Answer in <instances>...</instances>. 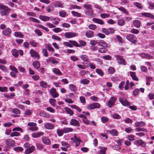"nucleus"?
I'll use <instances>...</instances> for the list:
<instances>
[{
    "mask_svg": "<svg viewBox=\"0 0 154 154\" xmlns=\"http://www.w3.org/2000/svg\"><path fill=\"white\" fill-rule=\"evenodd\" d=\"M12 55L15 57H17L18 56V51L16 49H14L12 51Z\"/></svg>",
    "mask_w": 154,
    "mask_h": 154,
    "instance_id": "42",
    "label": "nucleus"
},
{
    "mask_svg": "<svg viewBox=\"0 0 154 154\" xmlns=\"http://www.w3.org/2000/svg\"><path fill=\"white\" fill-rule=\"evenodd\" d=\"M36 146L37 147V149L40 150H42L43 148L42 144L39 143H36Z\"/></svg>",
    "mask_w": 154,
    "mask_h": 154,
    "instance_id": "56",
    "label": "nucleus"
},
{
    "mask_svg": "<svg viewBox=\"0 0 154 154\" xmlns=\"http://www.w3.org/2000/svg\"><path fill=\"white\" fill-rule=\"evenodd\" d=\"M92 21L95 23L101 25H103L104 23V22L102 20L96 18H94L93 19Z\"/></svg>",
    "mask_w": 154,
    "mask_h": 154,
    "instance_id": "20",
    "label": "nucleus"
},
{
    "mask_svg": "<svg viewBox=\"0 0 154 154\" xmlns=\"http://www.w3.org/2000/svg\"><path fill=\"white\" fill-rule=\"evenodd\" d=\"M44 132H37L32 133V137L34 138H38L43 135Z\"/></svg>",
    "mask_w": 154,
    "mask_h": 154,
    "instance_id": "16",
    "label": "nucleus"
},
{
    "mask_svg": "<svg viewBox=\"0 0 154 154\" xmlns=\"http://www.w3.org/2000/svg\"><path fill=\"white\" fill-rule=\"evenodd\" d=\"M71 13L72 14V15L75 17H80L81 16V14L77 12H75L74 11H71Z\"/></svg>",
    "mask_w": 154,
    "mask_h": 154,
    "instance_id": "48",
    "label": "nucleus"
},
{
    "mask_svg": "<svg viewBox=\"0 0 154 154\" xmlns=\"http://www.w3.org/2000/svg\"><path fill=\"white\" fill-rule=\"evenodd\" d=\"M0 10H1L0 12L2 15L6 16L8 14L9 8L7 6L0 4Z\"/></svg>",
    "mask_w": 154,
    "mask_h": 154,
    "instance_id": "1",
    "label": "nucleus"
},
{
    "mask_svg": "<svg viewBox=\"0 0 154 154\" xmlns=\"http://www.w3.org/2000/svg\"><path fill=\"white\" fill-rule=\"evenodd\" d=\"M15 94L14 93L12 92L10 94H5L4 95V96L8 99H11L13 97L15 96Z\"/></svg>",
    "mask_w": 154,
    "mask_h": 154,
    "instance_id": "24",
    "label": "nucleus"
},
{
    "mask_svg": "<svg viewBox=\"0 0 154 154\" xmlns=\"http://www.w3.org/2000/svg\"><path fill=\"white\" fill-rule=\"evenodd\" d=\"M134 5L140 9H142L143 8V6L140 3L136 2L134 3Z\"/></svg>",
    "mask_w": 154,
    "mask_h": 154,
    "instance_id": "51",
    "label": "nucleus"
},
{
    "mask_svg": "<svg viewBox=\"0 0 154 154\" xmlns=\"http://www.w3.org/2000/svg\"><path fill=\"white\" fill-rule=\"evenodd\" d=\"M57 134L59 136H62L64 132L65 133H67V131H66L65 130L62 131L60 130H57Z\"/></svg>",
    "mask_w": 154,
    "mask_h": 154,
    "instance_id": "53",
    "label": "nucleus"
},
{
    "mask_svg": "<svg viewBox=\"0 0 154 154\" xmlns=\"http://www.w3.org/2000/svg\"><path fill=\"white\" fill-rule=\"evenodd\" d=\"M32 111L31 109H27L25 111L24 114L26 116H29L32 114Z\"/></svg>",
    "mask_w": 154,
    "mask_h": 154,
    "instance_id": "50",
    "label": "nucleus"
},
{
    "mask_svg": "<svg viewBox=\"0 0 154 154\" xmlns=\"http://www.w3.org/2000/svg\"><path fill=\"white\" fill-rule=\"evenodd\" d=\"M97 44L101 46H104V47L107 46V44L106 42L103 40L99 41V42H97Z\"/></svg>",
    "mask_w": 154,
    "mask_h": 154,
    "instance_id": "33",
    "label": "nucleus"
},
{
    "mask_svg": "<svg viewBox=\"0 0 154 154\" xmlns=\"http://www.w3.org/2000/svg\"><path fill=\"white\" fill-rule=\"evenodd\" d=\"M119 100L121 104L124 106H127L130 105V103L129 102L125 99L121 97L119 98Z\"/></svg>",
    "mask_w": 154,
    "mask_h": 154,
    "instance_id": "10",
    "label": "nucleus"
},
{
    "mask_svg": "<svg viewBox=\"0 0 154 154\" xmlns=\"http://www.w3.org/2000/svg\"><path fill=\"white\" fill-rule=\"evenodd\" d=\"M83 7L85 8L91 10L92 8V5L90 4L87 5L84 4L83 5Z\"/></svg>",
    "mask_w": 154,
    "mask_h": 154,
    "instance_id": "62",
    "label": "nucleus"
},
{
    "mask_svg": "<svg viewBox=\"0 0 154 154\" xmlns=\"http://www.w3.org/2000/svg\"><path fill=\"white\" fill-rule=\"evenodd\" d=\"M42 53L43 55L45 57H48V51L46 49L44 48L42 49Z\"/></svg>",
    "mask_w": 154,
    "mask_h": 154,
    "instance_id": "57",
    "label": "nucleus"
},
{
    "mask_svg": "<svg viewBox=\"0 0 154 154\" xmlns=\"http://www.w3.org/2000/svg\"><path fill=\"white\" fill-rule=\"evenodd\" d=\"M42 142L46 145H50L51 143L50 140L47 137H43L42 138Z\"/></svg>",
    "mask_w": 154,
    "mask_h": 154,
    "instance_id": "13",
    "label": "nucleus"
},
{
    "mask_svg": "<svg viewBox=\"0 0 154 154\" xmlns=\"http://www.w3.org/2000/svg\"><path fill=\"white\" fill-rule=\"evenodd\" d=\"M50 92L51 94L54 98H57L59 96L58 94L56 91V89L54 88H52L50 90Z\"/></svg>",
    "mask_w": 154,
    "mask_h": 154,
    "instance_id": "9",
    "label": "nucleus"
},
{
    "mask_svg": "<svg viewBox=\"0 0 154 154\" xmlns=\"http://www.w3.org/2000/svg\"><path fill=\"white\" fill-rule=\"evenodd\" d=\"M12 32L11 30L9 28H7L4 29L2 31V33L4 35L9 37Z\"/></svg>",
    "mask_w": 154,
    "mask_h": 154,
    "instance_id": "11",
    "label": "nucleus"
},
{
    "mask_svg": "<svg viewBox=\"0 0 154 154\" xmlns=\"http://www.w3.org/2000/svg\"><path fill=\"white\" fill-rule=\"evenodd\" d=\"M29 52L32 57L37 60L40 59V57L38 54L33 49L30 50Z\"/></svg>",
    "mask_w": 154,
    "mask_h": 154,
    "instance_id": "5",
    "label": "nucleus"
},
{
    "mask_svg": "<svg viewBox=\"0 0 154 154\" xmlns=\"http://www.w3.org/2000/svg\"><path fill=\"white\" fill-rule=\"evenodd\" d=\"M32 64L33 66L36 69H38L40 67V64L39 62L37 61H34Z\"/></svg>",
    "mask_w": 154,
    "mask_h": 154,
    "instance_id": "23",
    "label": "nucleus"
},
{
    "mask_svg": "<svg viewBox=\"0 0 154 154\" xmlns=\"http://www.w3.org/2000/svg\"><path fill=\"white\" fill-rule=\"evenodd\" d=\"M101 106L97 103H94L92 104H88L87 106V108L89 110H91L96 108H99Z\"/></svg>",
    "mask_w": 154,
    "mask_h": 154,
    "instance_id": "3",
    "label": "nucleus"
},
{
    "mask_svg": "<svg viewBox=\"0 0 154 154\" xmlns=\"http://www.w3.org/2000/svg\"><path fill=\"white\" fill-rule=\"evenodd\" d=\"M5 143L8 147H14L15 145V141L12 139H8L5 140Z\"/></svg>",
    "mask_w": 154,
    "mask_h": 154,
    "instance_id": "6",
    "label": "nucleus"
},
{
    "mask_svg": "<svg viewBox=\"0 0 154 154\" xmlns=\"http://www.w3.org/2000/svg\"><path fill=\"white\" fill-rule=\"evenodd\" d=\"M26 15L29 16H31L32 17H35L36 16V14L35 13L30 12H28L26 13Z\"/></svg>",
    "mask_w": 154,
    "mask_h": 154,
    "instance_id": "63",
    "label": "nucleus"
},
{
    "mask_svg": "<svg viewBox=\"0 0 154 154\" xmlns=\"http://www.w3.org/2000/svg\"><path fill=\"white\" fill-rule=\"evenodd\" d=\"M118 9L123 12L125 14H128V12L126 9L123 7H120L118 8Z\"/></svg>",
    "mask_w": 154,
    "mask_h": 154,
    "instance_id": "49",
    "label": "nucleus"
},
{
    "mask_svg": "<svg viewBox=\"0 0 154 154\" xmlns=\"http://www.w3.org/2000/svg\"><path fill=\"white\" fill-rule=\"evenodd\" d=\"M78 35L77 34L73 32H68V38L76 37Z\"/></svg>",
    "mask_w": 154,
    "mask_h": 154,
    "instance_id": "30",
    "label": "nucleus"
},
{
    "mask_svg": "<svg viewBox=\"0 0 154 154\" xmlns=\"http://www.w3.org/2000/svg\"><path fill=\"white\" fill-rule=\"evenodd\" d=\"M96 72L98 75L101 76H103L104 74L103 72L101 69H96Z\"/></svg>",
    "mask_w": 154,
    "mask_h": 154,
    "instance_id": "40",
    "label": "nucleus"
},
{
    "mask_svg": "<svg viewBox=\"0 0 154 154\" xmlns=\"http://www.w3.org/2000/svg\"><path fill=\"white\" fill-rule=\"evenodd\" d=\"M52 71L54 74H56L57 75H61L62 74V73L58 69L56 68H53L52 69Z\"/></svg>",
    "mask_w": 154,
    "mask_h": 154,
    "instance_id": "21",
    "label": "nucleus"
},
{
    "mask_svg": "<svg viewBox=\"0 0 154 154\" xmlns=\"http://www.w3.org/2000/svg\"><path fill=\"white\" fill-rule=\"evenodd\" d=\"M141 15L143 16L144 17H148L154 19V15L152 14L149 13L144 12L142 13Z\"/></svg>",
    "mask_w": 154,
    "mask_h": 154,
    "instance_id": "15",
    "label": "nucleus"
},
{
    "mask_svg": "<svg viewBox=\"0 0 154 154\" xmlns=\"http://www.w3.org/2000/svg\"><path fill=\"white\" fill-rule=\"evenodd\" d=\"M88 28L90 29L94 30L97 28V26L94 24H91L88 26Z\"/></svg>",
    "mask_w": 154,
    "mask_h": 154,
    "instance_id": "64",
    "label": "nucleus"
},
{
    "mask_svg": "<svg viewBox=\"0 0 154 154\" xmlns=\"http://www.w3.org/2000/svg\"><path fill=\"white\" fill-rule=\"evenodd\" d=\"M44 127L45 128L48 130H51L54 128V126L52 123H46L44 124Z\"/></svg>",
    "mask_w": 154,
    "mask_h": 154,
    "instance_id": "14",
    "label": "nucleus"
},
{
    "mask_svg": "<svg viewBox=\"0 0 154 154\" xmlns=\"http://www.w3.org/2000/svg\"><path fill=\"white\" fill-rule=\"evenodd\" d=\"M40 86L44 88H46L48 86L47 83L44 81H41L40 82Z\"/></svg>",
    "mask_w": 154,
    "mask_h": 154,
    "instance_id": "38",
    "label": "nucleus"
},
{
    "mask_svg": "<svg viewBox=\"0 0 154 154\" xmlns=\"http://www.w3.org/2000/svg\"><path fill=\"white\" fill-rule=\"evenodd\" d=\"M39 115L42 117H45L46 118H49V115L44 112H41L39 113Z\"/></svg>",
    "mask_w": 154,
    "mask_h": 154,
    "instance_id": "22",
    "label": "nucleus"
},
{
    "mask_svg": "<svg viewBox=\"0 0 154 154\" xmlns=\"http://www.w3.org/2000/svg\"><path fill=\"white\" fill-rule=\"evenodd\" d=\"M116 57L119 64L123 65H125V60L122 57L119 55H117L116 56Z\"/></svg>",
    "mask_w": 154,
    "mask_h": 154,
    "instance_id": "7",
    "label": "nucleus"
},
{
    "mask_svg": "<svg viewBox=\"0 0 154 154\" xmlns=\"http://www.w3.org/2000/svg\"><path fill=\"white\" fill-rule=\"evenodd\" d=\"M135 124V126L137 127H141L145 125V123L143 121L136 122Z\"/></svg>",
    "mask_w": 154,
    "mask_h": 154,
    "instance_id": "29",
    "label": "nucleus"
},
{
    "mask_svg": "<svg viewBox=\"0 0 154 154\" xmlns=\"http://www.w3.org/2000/svg\"><path fill=\"white\" fill-rule=\"evenodd\" d=\"M71 139L73 140L75 143V146H78L79 145L81 140L80 139L76 137L74 135V136L73 138H71Z\"/></svg>",
    "mask_w": 154,
    "mask_h": 154,
    "instance_id": "17",
    "label": "nucleus"
},
{
    "mask_svg": "<svg viewBox=\"0 0 154 154\" xmlns=\"http://www.w3.org/2000/svg\"><path fill=\"white\" fill-rule=\"evenodd\" d=\"M14 36L16 37H19L20 38H23V34L20 32H16L14 33Z\"/></svg>",
    "mask_w": 154,
    "mask_h": 154,
    "instance_id": "35",
    "label": "nucleus"
},
{
    "mask_svg": "<svg viewBox=\"0 0 154 154\" xmlns=\"http://www.w3.org/2000/svg\"><path fill=\"white\" fill-rule=\"evenodd\" d=\"M110 15V14H109L104 13L101 14L100 16L102 18L105 19L109 17Z\"/></svg>",
    "mask_w": 154,
    "mask_h": 154,
    "instance_id": "47",
    "label": "nucleus"
},
{
    "mask_svg": "<svg viewBox=\"0 0 154 154\" xmlns=\"http://www.w3.org/2000/svg\"><path fill=\"white\" fill-rule=\"evenodd\" d=\"M70 124L76 127H79L80 126L79 122L75 119H71Z\"/></svg>",
    "mask_w": 154,
    "mask_h": 154,
    "instance_id": "18",
    "label": "nucleus"
},
{
    "mask_svg": "<svg viewBox=\"0 0 154 154\" xmlns=\"http://www.w3.org/2000/svg\"><path fill=\"white\" fill-rule=\"evenodd\" d=\"M54 6L55 7H58L60 8L63 7V4L60 1H57L54 2Z\"/></svg>",
    "mask_w": 154,
    "mask_h": 154,
    "instance_id": "26",
    "label": "nucleus"
},
{
    "mask_svg": "<svg viewBox=\"0 0 154 154\" xmlns=\"http://www.w3.org/2000/svg\"><path fill=\"white\" fill-rule=\"evenodd\" d=\"M130 74L131 76V77L133 80L136 81H138L139 79L136 77L135 72H130Z\"/></svg>",
    "mask_w": 154,
    "mask_h": 154,
    "instance_id": "25",
    "label": "nucleus"
},
{
    "mask_svg": "<svg viewBox=\"0 0 154 154\" xmlns=\"http://www.w3.org/2000/svg\"><path fill=\"white\" fill-rule=\"evenodd\" d=\"M126 38L128 40L132 43H134L136 42V38L133 34H129L127 35Z\"/></svg>",
    "mask_w": 154,
    "mask_h": 154,
    "instance_id": "8",
    "label": "nucleus"
},
{
    "mask_svg": "<svg viewBox=\"0 0 154 154\" xmlns=\"http://www.w3.org/2000/svg\"><path fill=\"white\" fill-rule=\"evenodd\" d=\"M14 150L17 152H22L23 150V149L22 147L20 146H18L14 148Z\"/></svg>",
    "mask_w": 154,
    "mask_h": 154,
    "instance_id": "41",
    "label": "nucleus"
},
{
    "mask_svg": "<svg viewBox=\"0 0 154 154\" xmlns=\"http://www.w3.org/2000/svg\"><path fill=\"white\" fill-rule=\"evenodd\" d=\"M39 18L40 19L44 21H47L49 20H55L56 18H54L52 17H49L43 15H39Z\"/></svg>",
    "mask_w": 154,
    "mask_h": 154,
    "instance_id": "2",
    "label": "nucleus"
},
{
    "mask_svg": "<svg viewBox=\"0 0 154 154\" xmlns=\"http://www.w3.org/2000/svg\"><path fill=\"white\" fill-rule=\"evenodd\" d=\"M118 24L120 26H123L125 23V21L123 19H120L118 21Z\"/></svg>",
    "mask_w": 154,
    "mask_h": 154,
    "instance_id": "43",
    "label": "nucleus"
},
{
    "mask_svg": "<svg viewBox=\"0 0 154 154\" xmlns=\"http://www.w3.org/2000/svg\"><path fill=\"white\" fill-rule=\"evenodd\" d=\"M12 131H20L21 132H23V129L20 128L19 127L14 128L12 129Z\"/></svg>",
    "mask_w": 154,
    "mask_h": 154,
    "instance_id": "61",
    "label": "nucleus"
},
{
    "mask_svg": "<svg viewBox=\"0 0 154 154\" xmlns=\"http://www.w3.org/2000/svg\"><path fill=\"white\" fill-rule=\"evenodd\" d=\"M29 43L33 47H36L38 46V43L36 42L35 41L32 40L30 41Z\"/></svg>",
    "mask_w": 154,
    "mask_h": 154,
    "instance_id": "46",
    "label": "nucleus"
},
{
    "mask_svg": "<svg viewBox=\"0 0 154 154\" xmlns=\"http://www.w3.org/2000/svg\"><path fill=\"white\" fill-rule=\"evenodd\" d=\"M47 47L49 51L52 53L54 52V50L51 46V45H48L47 46Z\"/></svg>",
    "mask_w": 154,
    "mask_h": 154,
    "instance_id": "60",
    "label": "nucleus"
},
{
    "mask_svg": "<svg viewBox=\"0 0 154 154\" xmlns=\"http://www.w3.org/2000/svg\"><path fill=\"white\" fill-rule=\"evenodd\" d=\"M117 98L114 97H111L110 99L106 102V104L109 107H112L115 104Z\"/></svg>",
    "mask_w": 154,
    "mask_h": 154,
    "instance_id": "4",
    "label": "nucleus"
},
{
    "mask_svg": "<svg viewBox=\"0 0 154 154\" xmlns=\"http://www.w3.org/2000/svg\"><path fill=\"white\" fill-rule=\"evenodd\" d=\"M89 79H82L80 81V82L84 85H87L90 82Z\"/></svg>",
    "mask_w": 154,
    "mask_h": 154,
    "instance_id": "31",
    "label": "nucleus"
},
{
    "mask_svg": "<svg viewBox=\"0 0 154 154\" xmlns=\"http://www.w3.org/2000/svg\"><path fill=\"white\" fill-rule=\"evenodd\" d=\"M20 135V134L17 132H12L10 134V137H13L14 136H19Z\"/></svg>",
    "mask_w": 154,
    "mask_h": 154,
    "instance_id": "55",
    "label": "nucleus"
},
{
    "mask_svg": "<svg viewBox=\"0 0 154 154\" xmlns=\"http://www.w3.org/2000/svg\"><path fill=\"white\" fill-rule=\"evenodd\" d=\"M110 133L112 135L116 136L118 135V132L116 129H113L109 131Z\"/></svg>",
    "mask_w": 154,
    "mask_h": 154,
    "instance_id": "39",
    "label": "nucleus"
},
{
    "mask_svg": "<svg viewBox=\"0 0 154 154\" xmlns=\"http://www.w3.org/2000/svg\"><path fill=\"white\" fill-rule=\"evenodd\" d=\"M133 23L134 26L137 28H139L140 25V21L138 20H135L133 21Z\"/></svg>",
    "mask_w": 154,
    "mask_h": 154,
    "instance_id": "32",
    "label": "nucleus"
},
{
    "mask_svg": "<svg viewBox=\"0 0 154 154\" xmlns=\"http://www.w3.org/2000/svg\"><path fill=\"white\" fill-rule=\"evenodd\" d=\"M69 88L72 91H75L76 90V87L73 84H71L69 85Z\"/></svg>",
    "mask_w": 154,
    "mask_h": 154,
    "instance_id": "45",
    "label": "nucleus"
},
{
    "mask_svg": "<svg viewBox=\"0 0 154 154\" xmlns=\"http://www.w3.org/2000/svg\"><path fill=\"white\" fill-rule=\"evenodd\" d=\"M135 130L136 131H143L144 132H147V130L146 129L140 128H136Z\"/></svg>",
    "mask_w": 154,
    "mask_h": 154,
    "instance_id": "54",
    "label": "nucleus"
},
{
    "mask_svg": "<svg viewBox=\"0 0 154 154\" xmlns=\"http://www.w3.org/2000/svg\"><path fill=\"white\" fill-rule=\"evenodd\" d=\"M49 102L50 103L52 106L54 107L55 106V103L56 102V101L55 99L51 98L50 99Z\"/></svg>",
    "mask_w": 154,
    "mask_h": 154,
    "instance_id": "44",
    "label": "nucleus"
},
{
    "mask_svg": "<svg viewBox=\"0 0 154 154\" xmlns=\"http://www.w3.org/2000/svg\"><path fill=\"white\" fill-rule=\"evenodd\" d=\"M99 148L100 149V153L101 154H105L107 148L105 147L100 146Z\"/></svg>",
    "mask_w": 154,
    "mask_h": 154,
    "instance_id": "37",
    "label": "nucleus"
},
{
    "mask_svg": "<svg viewBox=\"0 0 154 154\" xmlns=\"http://www.w3.org/2000/svg\"><path fill=\"white\" fill-rule=\"evenodd\" d=\"M28 20L30 21L35 23H40V21L39 20L34 17H30L28 18Z\"/></svg>",
    "mask_w": 154,
    "mask_h": 154,
    "instance_id": "34",
    "label": "nucleus"
},
{
    "mask_svg": "<svg viewBox=\"0 0 154 154\" xmlns=\"http://www.w3.org/2000/svg\"><path fill=\"white\" fill-rule=\"evenodd\" d=\"M81 59L84 62H88L89 60V58L87 55L85 54H82L80 57Z\"/></svg>",
    "mask_w": 154,
    "mask_h": 154,
    "instance_id": "28",
    "label": "nucleus"
},
{
    "mask_svg": "<svg viewBox=\"0 0 154 154\" xmlns=\"http://www.w3.org/2000/svg\"><path fill=\"white\" fill-rule=\"evenodd\" d=\"M108 71L109 73L112 74L115 72L114 69L112 67H110L108 69Z\"/></svg>",
    "mask_w": 154,
    "mask_h": 154,
    "instance_id": "58",
    "label": "nucleus"
},
{
    "mask_svg": "<svg viewBox=\"0 0 154 154\" xmlns=\"http://www.w3.org/2000/svg\"><path fill=\"white\" fill-rule=\"evenodd\" d=\"M35 150V147L34 146H32L29 148L27 149L25 151V153L26 154H29Z\"/></svg>",
    "mask_w": 154,
    "mask_h": 154,
    "instance_id": "19",
    "label": "nucleus"
},
{
    "mask_svg": "<svg viewBox=\"0 0 154 154\" xmlns=\"http://www.w3.org/2000/svg\"><path fill=\"white\" fill-rule=\"evenodd\" d=\"M10 69L12 71L15 72H18V70L17 68L14 67V66L10 65L9 66Z\"/></svg>",
    "mask_w": 154,
    "mask_h": 154,
    "instance_id": "59",
    "label": "nucleus"
},
{
    "mask_svg": "<svg viewBox=\"0 0 154 154\" xmlns=\"http://www.w3.org/2000/svg\"><path fill=\"white\" fill-rule=\"evenodd\" d=\"M135 136L132 135H129L127 136V139L130 141H132L135 140Z\"/></svg>",
    "mask_w": 154,
    "mask_h": 154,
    "instance_id": "52",
    "label": "nucleus"
},
{
    "mask_svg": "<svg viewBox=\"0 0 154 154\" xmlns=\"http://www.w3.org/2000/svg\"><path fill=\"white\" fill-rule=\"evenodd\" d=\"M143 143V141L141 140H137L134 142V144L137 146L142 145Z\"/></svg>",
    "mask_w": 154,
    "mask_h": 154,
    "instance_id": "36",
    "label": "nucleus"
},
{
    "mask_svg": "<svg viewBox=\"0 0 154 154\" xmlns=\"http://www.w3.org/2000/svg\"><path fill=\"white\" fill-rule=\"evenodd\" d=\"M86 36L88 38H91L93 36L94 33L92 31L88 30L86 32Z\"/></svg>",
    "mask_w": 154,
    "mask_h": 154,
    "instance_id": "27",
    "label": "nucleus"
},
{
    "mask_svg": "<svg viewBox=\"0 0 154 154\" xmlns=\"http://www.w3.org/2000/svg\"><path fill=\"white\" fill-rule=\"evenodd\" d=\"M73 46H75L76 47H80V45L75 41L69 40L68 42V47H72Z\"/></svg>",
    "mask_w": 154,
    "mask_h": 154,
    "instance_id": "12",
    "label": "nucleus"
}]
</instances>
